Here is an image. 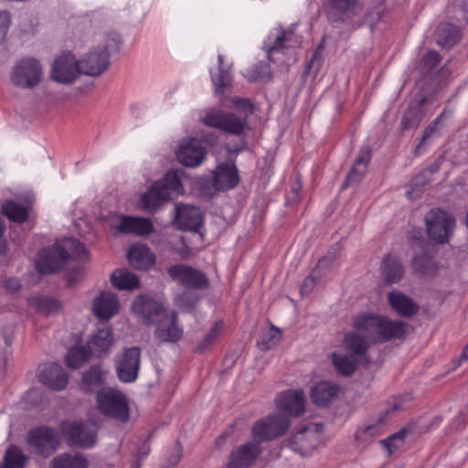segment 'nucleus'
Listing matches in <instances>:
<instances>
[{
    "label": "nucleus",
    "mask_w": 468,
    "mask_h": 468,
    "mask_svg": "<svg viewBox=\"0 0 468 468\" xmlns=\"http://www.w3.org/2000/svg\"><path fill=\"white\" fill-rule=\"evenodd\" d=\"M112 285L119 290H134L139 287L138 277L128 270H116L112 273Z\"/></svg>",
    "instance_id": "33"
},
{
    "label": "nucleus",
    "mask_w": 468,
    "mask_h": 468,
    "mask_svg": "<svg viewBox=\"0 0 468 468\" xmlns=\"http://www.w3.org/2000/svg\"><path fill=\"white\" fill-rule=\"evenodd\" d=\"M207 154V150L201 143L195 138L181 143L176 157L185 166L197 167L202 164Z\"/></svg>",
    "instance_id": "22"
},
{
    "label": "nucleus",
    "mask_w": 468,
    "mask_h": 468,
    "mask_svg": "<svg viewBox=\"0 0 468 468\" xmlns=\"http://www.w3.org/2000/svg\"><path fill=\"white\" fill-rule=\"evenodd\" d=\"M88 459L80 453H62L53 458L49 468H89Z\"/></svg>",
    "instance_id": "32"
},
{
    "label": "nucleus",
    "mask_w": 468,
    "mask_h": 468,
    "mask_svg": "<svg viewBox=\"0 0 468 468\" xmlns=\"http://www.w3.org/2000/svg\"><path fill=\"white\" fill-rule=\"evenodd\" d=\"M407 324L402 321L391 320L387 316L362 312L353 320V327L365 334L372 343H385L400 339L406 334Z\"/></svg>",
    "instance_id": "3"
},
{
    "label": "nucleus",
    "mask_w": 468,
    "mask_h": 468,
    "mask_svg": "<svg viewBox=\"0 0 468 468\" xmlns=\"http://www.w3.org/2000/svg\"><path fill=\"white\" fill-rule=\"evenodd\" d=\"M2 209L6 218L14 222L23 223L28 218L27 209L13 201H5Z\"/></svg>",
    "instance_id": "42"
},
{
    "label": "nucleus",
    "mask_w": 468,
    "mask_h": 468,
    "mask_svg": "<svg viewBox=\"0 0 468 468\" xmlns=\"http://www.w3.org/2000/svg\"><path fill=\"white\" fill-rule=\"evenodd\" d=\"M405 434V431H400L389 436L388 439L381 441V443L388 451V453L391 454L394 450L403 445Z\"/></svg>",
    "instance_id": "49"
},
{
    "label": "nucleus",
    "mask_w": 468,
    "mask_h": 468,
    "mask_svg": "<svg viewBox=\"0 0 468 468\" xmlns=\"http://www.w3.org/2000/svg\"><path fill=\"white\" fill-rule=\"evenodd\" d=\"M441 118H442V113L441 115H439L430 125H428V127H426V129L423 131L421 140H420L419 145L417 146V150H419L425 144V142L433 133H435L437 132L438 124L441 122Z\"/></svg>",
    "instance_id": "53"
},
{
    "label": "nucleus",
    "mask_w": 468,
    "mask_h": 468,
    "mask_svg": "<svg viewBox=\"0 0 468 468\" xmlns=\"http://www.w3.org/2000/svg\"><path fill=\"white\" fill-rule=\"evenodd\" d=\"M332 361L337 373L342 376H351L356 369L357 358L353 355L334 353Z\"/></svg>",
    "instance_id": "34"
},
{
    "label": "nucleus",
    "mask_w": 468,
    "mask_h": 468,
    "mask_svg": "<svg viewBox=\"0 0 468 468\" xmlns=\"http://www.w3.org/2000/svg\"><path fill=\"white\" fill-rule=\"evenodd\" d=\"M276 407L290 416L299 417L305 410V395L302 389L281 392L275 399Z\"/></svg>",
    "instance_id": "20"
},
{
    "label": "nucleus",
    "mask_w": 468,
    "mask_h": 468,
    "mask_svg": "<svg viewBox=\"0 0 468 468\" xmlns=\"http://www.w3.org/2000/svg\"><path fill=\"white\" fill-rule=\"evenodd\" d=\"M342 394L341 388L329 381H320L311 389L312 401L318 407H326Z\"/></svg>",
    "instance_id": "25"
},
{
    "label": "nucleus",
    "mask_w": 468,
    "mask_h": 468,
    "mask_svg": "<svg viewBox=\"0 0 468 468\" xmlns=\"http://www.w3.org/2000/svg\"><path fill=\"white\" fill-rule=\"evenodd\" d=\"M268 71L267 65L261 62L249 69L246 76L250 80H257L263 78Z\"/></svg>",
    "instance_id": "52"
},
{
    "label": "nucleus",
    "mask_w": 468,
    "mask_h": 468,
    "mask_svg": "<svg viewBox=\"0 0 468 468\" xmlns=\"http://www.w3.org/2000/svg\"><path fill=\"white\" fill-rule=\"evenodd\" d=\"M423 61L426 65L434 67L439 63V54L436 51H429L423 57Z\"/></svg>",
    "instance_id": "54"
},
{
    "label": "nucleus",
    "mask_w": 468,
    "mask_h": 468,
    "mask_svg": "<svg viewBox=\"0 0 468 468\" xmlns=\"http://www.w3.org/2000/svg\"><path fill=\"white\" fill-rule=\"evenodd\" d=\"M460 37L458 27L449 24L442 28L438 42L442 47H452L460 40Z\"/></svg>",
    "instance_id": "44"
},
{
    "label": "nucleus",
    "mask_w": 468,
    "mask_h": 468,
    "mask_svg": "<svg viewBox=\"0 0 468 468\" xmlns=\"http://www.w3.org/2000/svg\"><path fill=\"white\" fill-rule=\"evenodd\" d=\"M202 223L203 215L198 207L186 204L176 205L174 224L177 229L197 232Z\"/></svg>",
    "instance_id": "18"
},
{
    "label": "nucleus",
    "mask_w": 468,
    "mask_h": 468,
    "mask_svg": "<svg viewBox=\"0 0 468 468\" xmlns=\"http://www.w3.org/2000/svg\"><path fill=\"white\" fill-rule=\"evenodd\" d=\"M155 324L154 335L159 341L175 343L182 337L183 328L177 324L175 312L166 311Z\"/></svg>",
    "instance_id": "21"
},
{
    "label": "nucleus",
    "mask_w": 468,
    "mask_h": 468,
    "mask_svg": "<svg viewBox=\"0 0 468 468\" xmlns=\"http://www.w3.org/2000/svg\"><path fill=\"white\" fill-rule=\"evenodd\" d=\"M325 261H326V259L320 260L318 261L317 268L314 269L311 271V273L309 274V276L303 280V284L301 286L302 294L309 293L310 292H312V290L316 282V280L318 279V276H319L318 268H320L324 263Z\"/></svg>",
    "instance_id": "50"
},
{
    "label": "nucleus",
    "mask_w": 468,
    "mask_h": 468,
    "mask_svg": "<svg viewBox=\"0 0 468 468\" xmlns=\"http://www.w3.org/2000/svg\"><path fill=\"white\" fill-rule=\"evenodd\" d=\"M425 223L429 237L437 243L444 244L453 233L455 219L441 208H432L425 216Z\"/></svg>",
    "instance_id": "10"
},
{
    "label": "nucleus",
    "mask_w": 468,
    "mask_h": 468,
    "mask_svg": "<svg viewBox=\"0 0 468 468\" xmlns=\"http://www.w3.org/2000/svg\"><path fill=\"white\" fill-rule=\"evenodd\" d=\"M141 352L138 347L126 348L116 362L117 375L121 381L130 383L137 378Z\"/></svg>",
    "instance_id": "16"
},
{
    "label": "nucleus",
    "mask_w": 468,
    "mask_h": 468,
    "mask_svg": "<svg viewBox=\"0 0 468 468\" xmlns=\"http://www.w3.org/2000/svg\"><path fill=\"white\" fill-rule=\"evenodd\" d=\"M423 119V113L420 108L410 107L401 120V126L405 130L417 128Z\"/></svg>",
    "instance_id": "45"
},
{
    "label": "nucleus",
    "mask_w": 468,
    "mask_h": 468,
    "mask_svg": "<svg viewBox=\"0 0 468 468\" xmlns=\"http://www.w3.org/2000/svg\"><path fill=\"white\" fill-rule=\"evenodd\" d=\"M61 432L70 446L90 448L97 440L94 427L86 423L64 421L61 424Z\"/></svg>",
    "instance_id": "11"
},
{
    "label": "nucleus",
    "mask_w": 468,
    "mask_h": 468,
    "mask_svg": "<svg viewBox=\"0 0 468 468\" xmlns=\"http://www.w3.org/2000/svg\"><path fill=\"white\" fill-rule=\"evenodd\" d=\"M96 407L101 414L118 423L130 420V408L126 396L118 389L103 388L97 392Z\"/></svg>",
    "instance_id": "6"
},
{
    "label": "nucleus",
    "mask_w": 468,
    "mask_h": 468,
    "mask_svg": "<svg viewBox=\"0 0 468 468\" xmlns=\"http://www.w3.org/2000/svg\"><path fill=\"white\" fill-rule=\"evenodd\" d=\"M330 7L335 14L351 17L356 7V0H330Z\"/></svg>",
    "instance_id": "47"
},
{
    "label": "nucleus",
    "mask_w": 468,
    "mask_h": 468,
    "mask_svg": "<svg viewBox=\"0 0 468 468\" xmlns=\"http://www.w3.org/2000/svg\"><path fill=\"white\" fill-rule=\"evenodd\" d=\"M5 286L7 290L16 292L20 288V283L16 279L10 278L5 282Z\"/></svg>",
    "instance_id": "55"
},
{
    "label": "nucleus",
    "mask_w": 468,
    "mask_h": 468,
    "mask_svg": "<svg viewBox=\"0 0 468 468\" xmlns=\"http://www.w3.org/2000/svg\"><path fill=\"white\" fill-rule=\"evenodd\" d=\"M28 457L16 445L6 449L1 468H25Z\"/></svg>",
    "instance_id": "37"
},
{
    "label": "nucleus",
    "mask_w": 468,
    "mask_h": 468,
    "mask_svg": "<svg viewBox=\"0 0 468 468\" xmlns=\"http://www.w3.org/2000/svg\"><path fill=\"white\" fill-rule=\"evenodd\" d=\"M386 423L378 420L376 423L361 427L356 432V439L363 442H370L384 432Z\"/></svg>",
    "instance_id": "41"
},
{
    "label": "nucleus",
    "mask_w": 468,
    "mask_h": 468,
    "mask_svg": "<svg viewBox=\"0 0 468 468\" xmlns=\"http://www.w3.org/2000/svg\"><path fill=\"white\" fill-rule=\"evenodd\" d=\"M239 181L237 167L234 164L223 162L213 173V186L218 191L234 188Z\"/></svg>",
    "instance_id": "24"
},
{
    "label": "nucleus",
    "mask_w": 468,
    "mask_h": 468,
    "mask_svg": "<svg viewBox=\"0 0 468 468\" xmlns=\"http://www.w3.org/2000/svg\"><path fill=\"white\" fill-rule=\"evenodd\" d=\"M90 356L86 346H75L69 350L66 356V363L70 368H79L86 363Z\"/></svg>",
    "instance_id": "40"
},
{
    "label": "nucleus",
    "mask_w": 468,
    "mask_h": 468,
    "mask_svg": "<svg viewBox=\"0 0 468 468\" xmlns=\"http://www.w3.org/2000/svg\"><path fill=\"white\" fill-rule=\"evenodd\" d=\"M169 276L181 285L196 290L208 288L209 282L206 274L191 266L176 264L167 271Z\"/></svg>",
    "instance_id": "12"
},
{
    "label": "nucleus",
    "mask_w": 468,
    "mask_h": 468,
    "mask_svg": "<svg viewBox=\"0 0 468 468\" xmlns=\"http://www.w3.org/2000/svg\"><path fill=\"white\" fill-rule=\"evenodd\" d=\"M37 393V390L36 389H31L28 391V395H34Z\"/></svg>",
    "instance_id": "59"
},
{
    "label": "nucleus",
    "mask_w": 468,
    "mask_h": 468,
    "mask_svg": "<svg viewBox=\"0 0 468 468\" xmlns=\"http://www.w3.org/2000/svg\"><path fill=\"white\" fill-rule=\"evenodd\" d=\"M6 244L4 240H0V255L5 254Z\"/></svg>",
    "instance_id": "57"
},
{
    "label": "nucleus",
    "mask_w": 468,
    "mask_h": 468,
    "mask_svg": "<svg viewBox=\"0 0 468 468\" xmlns=\"http://www.w3.org/2000/svg\"><path fill=\"white\" fill-rule=\"evenodd\" d=\"M234 112H224L208 108L203 112L201 122L212 128L219 129L233 135H240L247 127V121L253 113V105L248 99L234 97L231 100Z\"/></svg>",
    "instance_id": "2"
},
{
    "label": "nucleus",
    "mask_w": 468,
    "mask_h": 468,
    "mask_svg": "<svg viewBox=\"0 0 468 468\" xmlns=\"http://www.w3.org/2000/svg\"><path fill=\"white\" fill-rule=\"evenodd\" d=\"M183 194V186L175 171H168L141 197V205L146 212H154L165 201Z\"/></svg>",
    "instance_id": "5"
},
{
    "label": "nucleus",
    "mask_w": 468,
    "mask_h": 468,
    "mask_svg": "<svg viewBox=\"0 0 468 468\" xmlns=\"http://www.w3.org/2000/svg\"><path fill=\"white\" fill-rule=\"evenodd\" d=\"M412 270L422 277H432L437 271L434 261L427 255H420L413 259Z\"/></svg>",
    "instance_id": "39"
},
{
    "label": "nucleus",
    "mask_w": 468,
    "mask_h": 468,
    "mask_svg": "<svg viewBox=\"0 0 468 468\" xmlns=\"http://www.w3.org/2000/svg\"><path fill=\"white\" fill-rule=\"evenodd\" d=\"M37 377L43 385L55 391L64 389L69 382L68 375L63 367L55 362L40 366Z\"/></svg>",
    "instance_id": "17"
},
{
    "label": "nucleus",
    "mask_w": 468,
    "mask_h": 468,
    "mask_svg": "<svg viewBox=\"0 0 468 468\" xmlns=\"http://www.w3.org/2000/svg\"><path fill=\"white\" fill-rule=\"evenodd\" d=\"M360 332L346 333L344 337V346L346 351L352 353L354 356L364 358L366 357L367 351L370 346V339L365 334L361 335Z\"/></svg>",
    "instance_id": "31"
},
{
    "label": "nucleus",
    "mask_w": 468,
    "mask_h": 468,
    "mask_svg": "<svg viewBox=\"0 0 468 468\" xmlns=\"http://www.w3.org/2000/svg\"><path fill=\"white\" fill-rule=\"evenodd\" d=\"M461 359L467 360L468 359V344L464 346Z\"/></svg>",
    "instance_id": "56"
},
{
    "label": "nucleus",
    "mask_w": 468,
    "mask_h": 468,
    "mask_svg": "<svg viewBox=\"0 0 468 468\" xmlns=\"http://www.w3.org/2000/svg\"><path fill=\"white\" fill-rule=\"evenodd\" d=\"M133 311L146 324L157 322L167 311L158 301L145 295H140L133 304Z\"/></svg>",
    "instance_id": "19"
},
{
    "label": "nucleus",
    "mask_w": 468,
    "mask_h": 468,
    "mask_svg": "<svg viewBox=\"0 0 468 468\" xmlns=\"http://www.w3.org/2000/svg\"><path fill=\"white\" fill-rule=\"evenodd\" d=\"M282 338L280 329L272 326L265 332L258 342L259 346L263 350H270L276 346Z\"/></svg>",
    "instance_id": "46"
},
{
    "label": "nucleus",
    "mask_w": 468,
    "mask_h": 468,
    "mask_svg": "<svg viewBox=\"0 0 468 468\" xmlns=\"http://www.w3.org/2000/svg\"><path fill=\"white\" fill-rule=\"evenodd\" d=\"M116 229L125 234L146 236L154 231V225L149 218L134 216H121Z\"/></svg>",
    "instance_id": "26"
},
{
    "label": "nucleus",
    "mask_w": 468,
    "mask_h": 468,
    "mask_svg": "<svg viewBox=\"0 0 468 468\" xmlns=\"http://www.w3.org/2000/svg\"><path fill=\"white\" fill-rule=\"evenodd\" d=\"M43 78L44 71L41 63L32 57L17 60L9 74L11 83L24 90L36 88L41 83Z\"/></svg>",
    "instance_id": "7"
},
{
    "label": "nucleus",
    "mask_w": 468,
    "mask_h": 468,
    "mask_svg": "<svg viewBox=\"0 0 468 468\" xmlns=\"http://www.w3.org/2000/svg\"><path fill=\"white\" fill-rule=\"evenodd\" d=\"M11 24L12 15L10 11L5 9H0V45L5 42Z\"/></svg>",
    "instance_id": "51"
},
{
    "label": "nucleus",
    "mask_w": 468,
    "mask_h": 468,
    "mask_svg": "<svg viewBox=\"0 0 468 468\" xmlns=\"http://www.w3.org/2000/svg\"><path fill=\"white\" fill-rule=\"evenodd\" d=\"M324 443V426L321 423H308L292 434L290 448L302 456L311 454Z\"/></svg>",
    "instance_id": "9"
},
{
    "label": "nucleus",
    "mask_w": 468,
    "mask_h": 468,
    "mask_svg": "<svg viewBox=\"0 0 468 468\" xmlns=\"http://www.w3.org/2000/svg\"><path fill=\"white\" fill-rule=\"evenodd\" d=\"M390 307L399 315L411 317L419 311V305L409 296L399 291H392L388 294Z\"/></svg>",
    "instance_id": "29"
},
{
    "label": "nucleus",
    "mask_w": 468,
    "mask_h": 468,
    "mask_svg": "<svg viewBox=\"0 0 468 468\" xmlns=\"http://www.w3.org/2000/svg\"><path fill=\"white\" fill-rule=\"evenodd\" d=\"M114 337L110 326L97 329L86 344L91 356L102 358L108 356L113 345Z\"/></svg>",
    "instance_id": "23"
},
{
    "label": "nucleus",
    "mask_w": 468,
    "mask_h": 468,
    "mask_svg": "<svg viewBox=\"0 0 468 468\" xmlns=\"http://www.w3.org/2000/svg\"><path fill=\"white\" fill-rule=\"evenodd\" d=\"M71 257L84 260L87 250L80 241L71 238L63 239L56 241L51 248L38 252L36 268L42 274L52 273L61 269Z\"/></svg>",
    "instance_id": "4"
},
{
    "label": "nucleus",
    "mask_w": 468,
    "mask_h": 468,
    "mask_svg": "<svg viewBox=\"0 0 468 468\" xmlns=\"http://www.w3.org/2000/svg\"><path fill=\"white\" fill-rule=\"evenodd\" d=\"M224 57L222 55L218 56V73L215 74L210 71L211 80L215 85L217 92H222L224 88L229 86L231 82V74L229 71V66L224 67L223 65Z\"/></svg>",
    "instance_id": "38"
},
{
    "label": "nucleus",
    "mask_w": 468,
    "mask_h": 468,
    "mask_svg": "<svg viewBox=\"0 0 468 468\" xmlns=\"http://www.w3.org/2000/svg\"><path fill=\"white\" fill-rule=\"evenodd\" d=\"M121 37L118 34H112L105 46L98 49H92L79 62L80 73L90 76H99L104 72L110 65V51L118 49Z\"/></svg>",
    "instance_id": "8"
},
{
    "label": "nucleus",
    "mask_w": 468,
    "mask_h": 468,
    "mask_svg": "<svg viewBox=\"0 0 468 468\" xmlns=\"http://www.w3.org/2000/svg\"><path fill=\"white\" fill-rule=\"evenodd\" d=\"M27 442L38 454L48 456L57 450L59 435L48 427H38L29 431Z\"/></svg>",
    "instance_id": "13"
},
{
    "label": "nucleus",
    "mask_w": 468,
    "mask_h": 468,
    "mask_svg": "<svg viewBox=\"0 0 468 468\" xmlns=\"http://www.w3.org/2000/svg\"><path fill=\"white\" fill-rule=\"evenodd\" d=\"M287 416L276 412L253 424V441L239 446L232 452L227 468H251L261 452L260 443L282 436L290 428Z\"/></svg>",
    "instance_id": "1"
},
{
    "label": "nucleus",
    "mask_w": 468,
    "mask_h": 468,
    "mask_svg": "<svg viewBox=\"0 0 468 468\" xmlns=\"http://www.w3.org/2000/svg\"><path fill=\"white\" fill-rule=\"evenodd\" d=\"M130 264L138 270H149L156 261L154 253L144 244L135 243L128 251Z\"/></svg>",
    "instance_id": "28"
},
{
    "label": "nucleus",
    "mask_w": 468,
    "mask_h": 468,
    "mask_svg": "<svg viewBox=\"0 0 468 468\" xmlns=\"http://www.w3.org/2000/svg\"><path fill=\"white\" fill-rule=\"evenodd\" d=\"M294 44L295 41L293 40V34L292 31H283L280 28H273L264 41V48L266 49L268 58L271 61H275L280 59L276 55L280 53L284 55L287 50L294 48Z\"/></svg>",
    "instance_id": "15"
},
{
    "label": "nucleus",
    "mask_w": 468,
    "mask_h": 468,
    "mask_svg": "<svg viewBox=\"0 0 468 468\" xmlns=\"http://www.w3.org/2000/svg\"><path fill=\"white\" fill-rule=\"evenodd\" d=\"M224 331V323L222 320L216 321L209 330V332L206 335L203 341L200 343L198 349L202 352L212 345H214L217 341L219 340Z\"/></svg>",
    "instance_id": "43"
},
{
    "label": "nucleus",
    "mask_w": 468,
    "mask_h": 468,
    "mask_svg": "<svg viewBox=\"0 0 468 468\" xmlns=\"http://www.w3.org/2000/svg\"><path fill=\"white\" fill-rule=\"evenodd\" d=\"M149 452L148 447H146L145 451L143 452V457H145Z\"/></svg>",
    "instance_id": "58"
},
{
    "label": "nucleus",
    "mask_w": 468,
    "mask_h": 468,
    "mask_svg": "<svg viewBox=\"0 0 468 468\" xmlns=\"http://www.w3.org/2000/svg\"><path fill=\"white\" fill-rule=\"evenodd\" d=\"M379 271L388 284L399 282L404 275V269L400 261L392 255H388L382 260Z\"/></svg>",
    "instance_id": "30"
},
{
    "label": "nucleus",
    "mask_w": 468,
    "mask_h": 468,
    "mask_svg": "<svg viewBox=\"0 0 468 468\" xmlns=\"http://www.w3.org/2000/svg\"><path fill=\"white\" fill-rule=\"evenodd\" d=\"M205 141H206V143H207V144H212V143H211V141H210L208 138H206V139H205Z\"/></svg>",
    "instance_id": "60"
},
{
    "label": "nucleus",
    "mask_w": 468,
    "mask_h": 468,
    "mask_svg": "<svg viewBox=\"0 0 468 468\" xmlns=\"http://www.w3.org/2000/svg\"><path fill=\"white\" fill-rule=\"evenodd\" d=\"M370 149L366 148L360 152L358 157L356 160L355 165L352 167L346 176V185L353 184L362 177V176L365 174L367 164L370 161Z\"/></svg>",
    "instance_id": "36"
},
{
    "label": "nucleus",
    "mask_w": 468,
    "mask_h": 468,
    "mask_svg": "<svg viewBox=\"0 0 468 468\" xmlns=\"http://www.w3.org/2000/svg\"><path fill=\"white\" fill-rule=\"evenodd\" d=\"M120 309V304L115 294L110 292H101L92 304L93 314L100 320H109L115 315Z\"/></svg>",
    "instance_id": "27"
},
{
    "label": "nucleus",
    "mask_w": 468,
    "mask_h": 468,
    "mask_svg": "<svg viewBox=\"0 0 468 468\" xmlns=\"http://www.w3.org/2000/svg\"><path fill=\"white\" fill-rule=\"evenodd\" d=\"M104 372L100 366H92L83 373L80 388L85 392H91L103 384Z\"/></svg>",
    "instance_id": "35"
},
{
    "label": "nucleus",
    "mask_w": 468,
    "mask_h": 468,
    "mask_svg": "<svg viewBox=\"0 0 468 468\" xmlns=\"http://www.w3.org/2000/svg\"><path fill=\"white\" fill-rule=\"evenodd\" d=\"M11 346L12 337L5 335L2 339H0V372L5 371L7 361L12 355Z\"/></svg>",
    "instance_id": "48"
},
{
    "label": "nucleus",
    "mask_w": 468,
    "mask_h": 468,
    "mask_svg": "<svg viewBox=\"0 0 468 468\" xmlns=\"http://www.w3.org/2000/svg\"><path fill=\"white\" fill-rule=\"evenodd\" d=\"M80 74L79 62L70 52L63 53L53 62L51 78L60 83H71Z\"/></svg>",
    "instance_id": "14"
}]
</instances>
